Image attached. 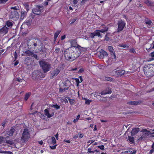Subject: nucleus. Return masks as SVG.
<instances>
[{
	"label": "nucleus",
	"mask_w": 154,
	"mask_h": 154,
	"mask_svg": "<svg viewBox=\"0 0 154 154\" xmlns=\"http://www.w3.org/2000/svg\"><path fill=\"white\" fill-rule=\"evenodd\" d=\"M86 50V48H82L78 45L77 47H70L66 49L64 51V54L67 60L72 62L79 57L82 52Z\"/></svg>",
	"instance_id": "nucleus-1"
},
{
	"label": "nucleus",
	"mask_w": 154,
	"mask_h": 154,
	"mask_svg": "<svg viewBox=\"0 0 154 154\" xmlns=\"http://www.w3.org/2000/svg\"><path fill=\"white\" fill-rule=\"evenodd\" d=\"M143 71L147 76H153L154 75V65H145L143 68Z\"/></svg>",
	"instance_id": "nucleus-2"
},
{
	"label": "nucleus",
	"mask_w": 154,
	"mask_h": 154,
	"mask_svg": "<svg viewBox=\"0 0 154 154\" xmlns=\"http://www.w3.org/2000/svg\"><path fill=\"white\" fill-rule=\"evenodd\" d=\"M30 137V131L27 128H24L22 134L21 140L24 142H26Z\"/></svg>",
	"instance_id": "nucleus-3"
},
{
	"label": "nucleus",
	"mask_w": 154,
	"mask_h": 154,
	"mask_svg": "<svg viewBox=\"0 0 154 154\" xmlns=\"http://www.w3.org/2000/svg\"><path fill=\"white\" fill-rule=\"evenodd\" d=\"M45 76L43 72L39 70H35L32 73V78L34 80L36 79H40Z\"/></svg>",
	"instance_id": "nucleus-4"
},
{
	"label": "nucleus",
	"mask_w": 154,
	"mask_h": 154,
	"mask_svg": "<svg viewBox=\"0 0 154 154\" xmlns=\"http://www.w3.org/2000/svg\"><path fill=\"white\" fill-rule=\"evenodd\" d=\"M39 64L45 73L49 71L51 68V65L48 63L44 61L41 60L39 62Z\"/></svg>",
	"instance_id": "nucleus-5"
},
{
	"label": "nucleus",
	"mask_w": 154,
	"mask_h": 154,
	"mask_svg": "<svg viewBox=\"0 0 154 154\" xmlns=\"http://www.w3.org/2000/svg\"><path fill=\"white\" fill-rule=\"evenodd\" d=\"M108 30V28L107 27H105L103 29H102L100 30L96 31L93 33H91L90 35V37L91 38H94L95 36H97L98 38H102L101 35L100 34V32H105L107 31Z\"/></svg>",
	"instance_id": "nucleus-6"
},
{
	"label": "nucleus",
	"mask_w": 154,
	"mask_h": 154,
	"mask_svg": "<svg viewBox=\"0 0 154 154\" xmlns=\"http://www.w3.org/2000/svg\"><path fill=\"white\" fill-rule=\"evenodd\" d=\"M9 17L10 18L16 20H17L19 18V15L17 11L15 10L11 11Z\"/></svg>",
	"instance_id": "nucleus-7"
},
{
	"label": "nucleus",
	"mask_w": 154,
	"mask_h": 154,
	"mask_svg": "<svg viewBox=\"0 0 154 154\" xmlns=\"http://www.w3.org/2000/svg\"><path fill=\"white\" fill-rule=\"evenodd\" d=\"M43 8L42 6L36 5L35 8H33L32 10V12L33 14L37 15H40L41 13V10Z\"/></svg>",
	"instance_id": "nucleus-8"
},
{
	"label": "nucleus",
	"mask_w": 154,
	"mask_h": 154,
	"mask_svg": "<svg viewBox=\"0 0 154 154\" xmlns=\"http://www.w3.org/2000/svg\"><path fill=\"white\" fill-rule=\"evenodd\" d=\"M118 25V31H121L123 30L125 26V23L122 20L119 21L117 23Z\"/></svg>",
	"instance_id": "nucleus-9"
},
{
	"label": "nucleus",
	"mask_w": 154,
	"mask_h": 154,
	"mask_svg": "<svg viewBox=\"0 0 154 154\" xmlns=\"http://www.w3.org/2000/svg\"><path fill=\"white\" fill-rule=\"evenodd\" d=\"M9 28L7 27L6 25L4 26L3 27L0 29V35L1 36H4L7 34L8 32Z\"/></svg>",
	"instance_id": "nucleus-10"
},
{
	"label": "nucleus",
	"mask_w": 154,
	"mask_h": 154,
	"mask_svg": "<svg viewBox=\"0 0 154 154\" xmlns=\"http://www.w3.org/2000/svg\"><path fill=\"white\" fill-rule=\"evenodd\" d=\"M125 72V71L122 69H119L115 71V75L117 77H121L124 75Z\"/></svg>",
	"instance_id": "nucleus-11"
},
{
	"label": "nucleus",
	"mask_w": 154,
	"mask_h": 154,
	"mask_svg": "<svg viewBox=\"0 0 154 154\" xmlns=\"http://www.w3.org/2000/svg\"><path fill=\"white\" fill-rule=\"evenodd\" d=\"M50 111L48 109H46L44 110V114L48 118H51L54 115V112H52L50 113Z\"/></svg>",
	"instance_id": "nucleus-12"
},
{
	"label": "nucleus",
	"mask_w": 154,
	"mask_h": 154,
	"mask_svg": "<svg viewBox=\"0 0 154 154\" xmlns=\"http://www.w3.org/2000/svg\"><path fill=\"white\" fill-rule=\"evenodd\" d=\"M98 56L100 58H103L105 56H107V53L103 50H101L100 52L98 53Z\"/></svg>",
	"instance_id": "nucleus-13"
},
{
	"label": "nucleus",
	"mask_w": 154,
	"mask_h": 154,
	"mask_svg": "<svg viewBox=\"0 0 154 154\" xmlns=\"http://www.w3.org/2000/svg\"><path fill=\"white\" fill-rule=\"evenodd\" d=\"M60 72V70L57 68L54 70L51 74V79L53 78L54 77L57 75Z\"/></svg>",
	"instance_id": "nucleus-14"
},
{
	"label": "nucleus",
	"mask_w": 154,
	"mask_h": 154,
	"mask_svg": "<svg viewBox=\"0 0 154 154\" xmlns=\"http://www.w3.org/2000/svg\"><path fill=\"white\" fill-rule=\"evenodd\" d=\"M15 128L14 127H11L9 130L7 131V134L10 136H12L13 134L15 131Z\"/></svg>",
	"instance_id": "nucleus-15"
},
{
	"label": "nucleus",
	"mask_w": 154,
	"mask_h": 154,
	"mask_svg": "<svg viewBox=\"0 0 154 154\" xmlns=\"http://www.w3.org/2000/svg\"><path fill=\"white\" fill-rule=\"evenodd\" d=\"M108 50L110 52L111 54L113 55L114 57V58L115 59L116 58V55L114 49L112 46H109L108 47Z\"/></svg>",
	"instance_id": "nucleus-16"
},
{
	"label": "nucleus",
	"mask_w": 154,
	"mask_h": 154,
	"mask_svg": "<svg viewBox=\"0 0 154 154\" xmlns=\"http://www.w3.org/2000/svg\"><path fill=\"white\" fill-rule=\"evenodd\" d=\"M112 92V91L111 88H106L105 90L102 91L100 93L101 95H105L106 94H110Z\"/></svg>",
	"instance_id": "nucleus-17"
},
{
	"label": "nucleus",
	"mask_w": 154,
	"mask_h": 154,
	"mask_svg": "<svg viewBox=\"0 0 154 154\" xmlns=\"http://www.w3.org/2000/svg\"><path fill=\"white\" fill-rule=\"evenodd\" d=\"M69 41L71 45V47H77L78 45L77 43L76 39H71Z\"/></svg>",
	"instance_id": "nucleus-18"
},
{
	"label": "nucleus",
	"mask_w": 154,
	"mask_h": 154,
	"mask_svg": "<svg viewBox=\"0 0 154 154\" xmlns=\"http://www.w3.org/2000/svg\"><path fill=\"white\" fill-rule=\"evenodd\" d=\"M142 103L141 101H134L128 102L127 103L131 105H137L140 104Z\"/></svg>",
	"instance_id": "nucleus-19"
},
{
	"label": "nucleus",
	"mask_w": 154,
	"mask_h": 154,
	"mask_svg": "<svg viewBox=\"0 0 154 154\" xmlns=\"http://www.w3.org/2000/svg\"><path fill=\"white\" fill-rule=\"evenodd\" d=\"M140 130V129L139 128H137L133 129L131 131V135H134L137 134Z\"/></svg>",
	"instance_id": "nucleus-20"
},
{
	"label": "nucleus",
	"mask_w": 154,
	"mask_h": 154,
	"mask_svg": "<svg viewBox=\"0 0 154 154\" xmlns=\"http://www.w3.org/2000/svg\"><path fill=\"white\" fill-rule=\"evenodd\" d=\"M27 14V12L25 11H21L20 17L21 19L23 20L26 16Z\"/></svg>",
	"instance_id": "nucleus-21"
},
{
	"label": "nucleus",
	"mask_w": 154,
	"mask_h": 154,
	"mask_svg": "<svg viewBox=\"0 0 154 154\" xmlns=\"http://www.w3.org/2000/svg\"><path fill=\"white\" fill-rule=\"evenodd\" d=\"M8 138H9V137L8 136H7L4 138L2 136H0V144L2 143L3 142H5L4 141Z\"/></svg>",
	"instance_id": "nucleus-22"
},
{
	"label": "nucleus",
	"mask_w": 154,
	"mask_h": 154,
	"mask_svg": "<svg viewBox=\"0 0 154 154\" xmlns=\"http://www.w3.org/2000/svg\"><path fill=\"white\" fill-rule=\"evenodd\" d=\"M31 95V93L28 92L26 93L24 96V99L25 101H27Z\"/></svg>",
	"instance_id": "nucleus-23"
},
{
	"label": "nucleus",
	"mask_w": 154,
	"mask_h": 154,
	"mask_svg": "<svg viewBox=\"0 0 154 154\" xmlns=\"http://www.w3.org/2000/svg\"><path fill=\"white\" fill-rule=\"evenodd\" d=\"M5 25H6L8 27L11 28L13 26V23L8 21L5 23Z\"/></svg>",
	"instance_id": "nucleus-24"
},
{
	"label": "nucleus",
	"mask_w": 154,
	"mask_h": 154,
	"mask_svg": "<svg viewBox=\"0 0 154 154\" xmlns=\"http://www.w3.org/2000/svg\"><path fill=\"white\" fill-rule=\"evenodd\" d=\"M136 150H133V152L131 150H128L125 152L124 154H136Z\"/></svg>",
	"instance_id": "nucleus-25"
},
{
	"label": "nucleus",
	"mask_w": 154,
	"mask_h": 154,
	"mask_svg": "<svg viewBox=\"0 0 154 154\" xmlns=\"http://www.w3.org/2000/svg\"><path fill=\"white\" fill-rule=\"evenodd\" d=\"M118 46L120 47L124 48L126 49H128L129 47V45L123 44H119Z\"/></svg>",
	"instance_id": "nucleus-26"
},
{
	"label": "nucleus",
	"mask_w": 154,
	"mask_h": 154,
	"mask_svg": "<svg viewBox=\"0 0 154 154\" xmlns=\"http://www.w3.org/2000/svg\"><path fill=\"white\" fill-rule=\"evenodd\" d=\"M24 53L26 55L28 56H32V54H33V52L30 50H28L25 51Z\"/></svg>",
	"instance_id": "nucleus-27"
},
{
	"label": "nucleus",
	"mask_w": 154,
	"mask_h": 154,
	"mask_svg": "<svg viewBox=\"0 0 154 154\" xmlns=\"http://www.w3.org/2000/svg\"><path fill=\"white\" fill-rule=\"evenodd\" d=\"M128 137V140L131 144H132L134 143V138L133 137L129 136Z\"/></svg>",
	"instance_id": "nucleus-28"
},
{
	"label": "nucleus",
	"mask_w": 154,
	"mask_h": 154,
	"mask_svg": "<svg viewBox=\"0 0 154 154\" xmlns=\"http://www.w3.org/2000/svg\"><path fill=\"white\" fill-rule=\"evenodd\" d=\"M148 6H154L153 5V3L149 1L146 0L144 2Z\"/></svg>",
	"instance_id": "nucleus-29"
},
{
	"label": "nucleus",
	"mask_w": 154,
	"mask_h": 154,
	"mask_svg": "<svg viewBox=\"0 0 154 154\" xmlns=\"http://www.w3.org/2000/svg\"><path fill=\"white\" fill-rule=\"evenodd\" d=\"M93 146H91L88 149V153H94Z\"/></svg>",
	"instance_id": "nucleus-30"
},
{
	"label": "nucleus",
	"mask_w": 154,
	"mask_h": 154,
	"mask_svg": "<svg viewBox=\"0 0 154 154\" xmlns=\"http://www.w3.org/2000/svg\"><path fill=\"white\" fill-rule=\"evenodd\" d=\"M5 142L7 144H9L11 145H12L13 144L14 142L12 140H6Z\"/></svg>",
	"instance_id": "nucleus-31"
},
{
	"label": "nucleus",
	"mask_w": 154,
	"mask_h": 154,
	"mask_svg": "<svg viewBox=\"0 0 154 154\" xmlns=\"http://www.w3.org/2000/svg\"><path fill=\"white\" fill-rule=\"evenodd\" d=\"M149 56L152 57V58H149L150 61L154 60V51L151 52L149 54Z\"/></svg>",
	"instance_id": "nucleus-32"
},
{
	"label": "nucleus",
	"mask_w": 154,
	"mask_h": 154,
	"mask_svg": "<svg viewBox=\"0 0 154 154\" xmlns=\"http://www.w3.org/2000/svg\"><path fill=\"white\" fill-rule=\"evenodd\" d=\"M153 43V46L152 47V48L151 45H150L149 44H148V45H149V47L148 48H146V49L148 51H150V50H151L152 48L154 49V42Z\"/></svg>",
	"instance_id": "nucleus-33"
},
{
	"label": "nucleus",
	"mask_w": 154,
	"mask_h": 154,
	"mask_svg": "<svg viewBox=\"0 0 154 154\" xmlns=\"http://www.w3.org/2000/svg\"><path fill=\"white\" fill-rule=\"evenodd\" d=\"M152 149L150 150L149 153L150 154H151L154 152V142L151 146Z\"/></svg>",
	"instance_id": "nucleus-34"
},
{
	"label": "nucleus",
	"mask_w": 154,
	"mask_h": 154,
	"mask_svg": "<svg viewBox=\"0 0 154 154\" xmlns=\"http://www.w3.org/2000/svg\"><path fill=\"white\" fill-rule=\"evenodd\" d=\"M94 140H88L87 142V146L88 147L90 145L93 143L94 142Z\"/></svg>",
	"instance_id": "nucleus-35"
},
{
	"label": "nucleus",
	"mask_w": 154,
	"mask_h": 154,
	"mask_svg": "<svg viewBox=\"0 0 154 154\" xmlns=\"http://www.w3.org/2000/svg\"><path fill=\"white\" fill-rule=\"evenodd\" d=\"M85 100V104L87 105H89L91 102L92 101L91 100H89L86 98H84Z\"/></svg>",
	"instance_id": "nucleus-36"
},
{
	"label": "nucleus",
	"mask_w": 154,
	"mask_h": 154,
	"mask_svg": "<svg viewBox=\"0 0 154 154\" xmlns=\"http://www.w3.org/2000/svg\"><path fill=\"white\" fill-rule=\"evenodd\" d=\"M52 107H54V108H55V109L57 110L59 109L60 108V106L59 105H58L57 103L54 104L52 106Z\"/></svg>",
	"instance_id": "nucleus-37"
},
{
	"label": "nucleus",
	"mask_w": 154,
	"mask_h": 154,
	"mask_svg": "<svg viewBox=\"0 0 154 154\" xmlns=\"http://www.w3.org/2000/svg\"><path fill=\"white\" fill-rule=\"evenodd\" d=\"M105 79L107 81H109L110 82H112L113 81V79L109 77H105Z\"/></svg>",
	"instance_id": "nucleus-38"
},
{
	"label": "nucleus",
	"mask_w": 154,
	"mask_h": 154,
	"mask_svg": "<svg viewBox=\"0 0 154 154\" xmlns=\"http://www.w3.org/2000/svg\"><path fill=\"white\" fill-rule=\"evenodd\" d=\"M60 32V30H58L54 34V38H56L57 37Z\"/></svg>",
	"instance_id": "nucleus-39"
},
{
	"label": "nucleus",
	"mask_w": 154,
	"mask_h": 154,
	"mask_svg": "<svg viewBox=\"0 0 154 154\" xmlns=\"http://www.w3.org/2000/svg\"><path fill=\"white\" fill-rule=\"evenodd\" d=\"M68 99L70 104L72 105L74 104L75 101L74 100L71 99L69 97Z\"/></svg>",
	"instance_id": "nucleus-40"
},
{
	"label": "nucleus",
	"mask_w": 154,
	"mask_h": 154,
	"mask_svg": "<svg viewBox=\"0 0 154 154\" xmlns=\"http://www.w3.org/2000/svg\"><path fill=\"white\" fill-rule=\"evenodd\" d=\"M14 57L13 62H15L17 58V54L16 51H15L14 54Z\"/></svg>",
	"instance_id": "nucleus-41"
},
{
	"label": "nucleus",
	"mask_w": 154,
	"mask_h": 154,
	"mask_svg": "<svg viewBox=\"0 0 154 154\" xmlns=\"http://www.w3.org/2000/svg\"><path fill=\"white\" fill-rule=\"evenodd\" d=\"M11 9L12 10H15L17 11V10H19V7L18 6H15L14 7H12L11 8Z\"/></svg>",
	"instance_id": "nucleus-42"
},
{
	"label": "nucleus",
	"mask_w": 154,
	"mask_h": 154,
	"mask_svg": "<svg viewBox=\"0 0 154 154\" xmlns=\"http://www.w3.org/2000/svg\"><path fill=\"white\" fill-rule=\"evenodd\" d=\"M52 143L53 144H55L56 143V141L55 138L54 137H51Z\"/></svg>",
	"instance_id": "nucleus-43"
},
{
	"label": "nucleus",
	"mask_w": 154,
	"mask_h": 154,
	"mask_svg": "<svg viewBox=\"0 0 154 154\" xmlns=\"http://www.w3.org/2000/svg\"><path fill=\"white\" fill-rule=\"evenodd\" d=\"M80 117V115L79 114L77 116L76 118L74 119L73 122L74 123H75L78 121V120L79 119Z\"/></svg>",
	"instance_id": "nucleus-44"
},
{
	"label": "nucleus",
	"mask_w": 154,
	"mask_h": 154,
	"mask_svg": "<svg viewBox=\"0 0 154 154\" xmlns=\"http://www.w3.org/2000/svg\"><path fill=\"white\" fill-rule=\"evenodd\" d=\"M97 147L100 149L102 150H104V145H99L97 146Z\"/></svg>",
	"instance_id": "nucleus-45"
},
{
	"label": "nucleus",
	"mask_w": 154,
	"mask_h": 154,
	"mask_svg": "<svg viewBox=\"0 0 154 154\" xmlns=\"http://www.w3.org/2000/svg\"><path fill=\"white\" fill-rule=\"evenodd\" d=\"M129 52L130 53H132L134 54H135L136 53V51L134 48H131L130 49Z\"/></svg>",
	"instance_id": "nucleus-46"
},
{
	"label": "nucleus",
	"mask_w": 154,
	"mask_h": 154,
	"mask_svg": "<svg viewBox=\"0 0 154 154\" xmlns=\"http://www.w3.org/2000/svg\"><path fill=\"white\" fill-rule=\"evenodd\" d=\"M8 0H0V4H5Z\"/></svg>",
	"instance_id": "nucleus-47"
},
{
	"label": "nucleus",
	"mask_w": 154,
	"mask_h": 154,
	"mask_svg": "<svg viewBox=\"0 0 154 154\" xmlns=\"http://www.w3.org/2000/svg\"><path fill=\"white\" fill-rule=\"evenodd\" d=\"M88 0H82L81 2V5H83Z\"/></svg>",
	"instance_id": "nucleus-48"
},
{
	"label": "nucleus",
	"mask_w": 154,
	"mask_h": 154,
	"mask_svg": "<svg viewBox=\"0 0 154 154\" xmlns=\"http://www.w3.org/2000/svg\"><path fill=\"white\" fill-rule=\"evenodd\" d=\"M6 122L7 121L5 119L2 123V125L3 126V127H5Z\"/></svg>",
	"instance_id": "nucleus-49"
},
{
	"label": "nucleus",
	"mask_w": 154,
	"mask_h": 154,
	"mask_svg": "<svg viewBox=\"0 0 154 154\" xmlns=\"http://www.w3.org/2000/svg\"><path fill=\"white\" fill-rule=\"evenodd\" d=\"M145 23L146 24L149 25H150L152 23V21L150 20H149L146 21L145 22Z\"/></svg>",
	"instance_id": "nucleus-50"
},
{
	"label": "nucleus",
	"mask_w": 154,
	"mask_h": 154,
	"mask_svg": "<svg viewBox=\"0 0 154 154\" xmlns=\"http://www.w3.org/2000/svg\"><path fill=\"white\" fill-rule=\"evenodd\" d=\"M40 117L42 119L44 120H45L46 119V117L43 114L41 115Z\"/></svg>",
	"instance_id": "nucleus-51"
},
{
	"label": "nucleus",
	"mask_w": 154,
	"mask_h": 154,
	"mask_svg": "<svg viewBox=\"0 0 154 154\" xmlns=\"http://www.w3.org/2000/svg\"><path fill=\"white\" fill-rule=\"evenodd\" d=\"M57 145H55L53 146H50V147L52 149H56Z\"/></svg>",
	"instance_id": "nucleus-52"
},
{
	"label": "nucleus",
	"mask_w": 154,
	"mask_h": 154,
	"mask_svg": "<svg viewBox=\"0 0 154 154\" xmlns=\"http://www.w3.org/2000/svg\"><path fill=\"white\" fill-rule=\"evenodd\" d=\"M79 136L80 138H82L83 137V135L80 132H79Z\"/></svg>",
	"instance_id": "nucleus-53"
},
{
	"label": "nucleus",
	"mask_w": 154,
	"mask_h": 154,
	"mask_svg": "<svg viewBox=\"0 0 154 154\" xmlns=\"http://www.w3.org/2000/svg\"><path fill=\"white\" fill-rule=\"evenodd\" d=\"M31 57H33L35 59H37L38 57L36 54H35L33 53V54H32V56Z\"/></svg>",
	"instance_id": "nucleus-54"
},
{
	"label": "nucleus",
	"mask_w": 154,
	"mask_h": 154,
	"mask_svg": "<svg viewBox=\"0 0 154 154\" xmlns=\"http://www.w3.org/2000/svg\"><path fill=\"white\" fill-rule=\"evenodd\" d=\"M17 81L19 82H22L23 81H24V80L23 79H21L19 77L17 78Z\"/></svg>",
	"instance_id": "nucleus-55"
},
{
	"label": "nucleus",
	"mask_w": 154,
	"mask_h": 154,
	"mask_svg": "<svg viewBox=\"0 0 154 154\" xmlns=\"http://www.w3.org/2000/svg\"><path fill=\"white\" fill-rule=\"evenodd\" d=\"M60 50V48H56L55 49V52L57 53Z\"/></svg>",
	"instance_id": "nucleus-56"
},
{
	"label": "nucleus",
	"mask_w": 154,
	"mask_h": 154,
	"mask_svg": "<svg viewBox=\"0 0 154 154\" xmlns=\"http://www.w3.org/2000/svg\"><path fill=\"white\" fill-rule=\"evenodd\" d=\"M3 153H7L8 154H13V152H12L11 151H5L3 152Z\"/></svg>",
	"instance_id": "nucleus-57"
},
{
	"label": "nucleus",
	"mask_w": 154,
	"mask_h": 154,
	"mask_svg": "<svg viewBox=\"0 0 154 154\" xmlns=\"http://www.w3.org/2000/svg\"><path fill=\"white\" fill-rule=\"evenodd\" d=\"M59 91L60 92L62 93L64 91L63 90V88H60L59 89Z\"/></svg>",
	"instance_id": "nucleus-58"
},
{
	"label": "nucleus",
	"mask_w": 154,
	"mask_h": 154,
	"mask_svg": "<svg viewBox=\"0 0 154 154\" xmlns=\"http://www.w3.org/2000/svg\"><path fill=\"white\" fill-rule=\"evenodd\" d=\"M75 80H76V82L77 83V85H78L80 83L79 80V79H76Z\"/></svg>",
	"instance_id": "nucleus-59"
},
{
	"label": "nucleus",
	"mask_w": 154,
	"mask_h": 154,
	"mask_svg": "<svg viewBox=\"0 0 154 154\" xmlns=\"http://www.w3.org/2000/svg\"><path fill=\"white\" fill-rule=\"evenodd\" d=\"M15 61V62L14 63V66H17L19 63V62L18 60H16Z\"/></svg>",
	"instance_id": "nucleus-60"
},
{
	"label": "nucleus",
	"mask_w": 154,
	"mask_h": 154,
	"mask_svg": "<svg viewBox=\"0 0 154 154\" xmlns=\"http://www.w3.org/2000/svg\"><path fill=\"white\" fill-rule=\"evenodd\" d=\"M64 141L68 143H70V140H66L65 139L64 140Z\"/></svg>",
	"instance_id": "nucleus-61"
},
{
	"label": "nucleus",
	"mask_w": 154,
	"mask_h": 154,
	"mask_svg": "<svg viewBox=\"0 0 154 154\" xmlns=\"http://www.w3.org/2000/svg\"><path fill=\"white\" fill-rule=\"evenodd\" d=\"M55 137L56 138V139L57 140H58V133L56 134V135L55 136Z\"/></svg>",
	"instance_id": "nucleus-62"
},
{
	"label": "nucleus",
	"mask_w": 154,
	"mask_h": 154,
	"mask_svg": "<svg viewBox=\"0 0 154 154\" xmlns=\"http://www.w3.org/2000/svg\"><path fill=\"white\" fill-rule=\"evenodd\" d=\"M100 121L101 122H107V121L106 120H103V119H100Z\"/></svg>",
	"instance_id": "nucleus-63"
},
{
	"label": "nucleus",
	"mask_w": 154,
	"mask_h": 154,
	"mask_svg": "<svg viewBox=\"0 0 154 154\" xmlns=\"http://www.w3.org/2000/svg\"><path fill=\"white\" fill-rule=\"evenodd\" d=\"M150 136L152 137H154V132L151 133Z\"/></svg>",
	"instance_id": "nucleus-64"
}]
</instances>
